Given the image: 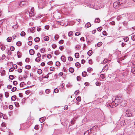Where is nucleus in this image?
<instances>
[{
	"label": "nucleus",
	"mask_w": 135,
	"mask_h": 135,
	"mask_svg": "<svg viewBox=\"0 0 135 135\" xmlns=\"http://www.w3.org/2000/svg\"><path fill=\"white\" fill-rule=\"evenodd\" d=\"M57 46V45L55 44H54L52 45V47L53 49L56 48Z\"/></svg>",
	"instance_id": "nucleus-49"
},
{
	"label": "nucleus",
	"mask_w": 135,
	"mask_h": 135,
	"mask_svg": "<svg viewBox=\"0 0 135 135\" xmlns=\"http://www.w3.org/2000/svg\"><path fill=\"white\" fill-rule=\"evenodd\" d=\"M54 91L55 93H57L59 92V90L58 89L56 88L54 89Z\"/></svg>",
	"instance_id": "nucleus-59"
},
{
	"label": "nucleus",
	"mask_w": 135,
	"mask_h": 135,
	"mask_svg": "<svg viewBox=\"0 0 135 135\" xmlns=\"http://www.w3.org/2000/svg\"><path fill=\"white\" fill-rule=\"evenodd\" d=\"M16 95L13 96L12 97H11V100L12 101H15L16 100Z\"/></svg>",
	"instance_id": "nucleus-21"
},
{
	"label": "nucleus",
	"mask_w": 135,
	"mask_h": 135,
	"mask_svg": "<svg viewBox=\"0 0 135 135\" xmlns=\"http://www.w3.org/2000/svg\"><path fill=\"white\" fill-rule=\"evenodd\" d=\"M102 44V43L100 42H99L97 44V46L98 47H99L101 46Z\"/></svg>",
	"instance_id": "nucleus-41"
},
{
	"label": "nucleus",
	"mask_w": 135,
	"mask_h": 135,
	"mask_svg": "<svg viewBox=\"0 0 135 135\" xmlns=\"http://www.w3.org/2000/svg\"><path fill=\"white\" fill-rule=\"evenodd\" d=\"M17 89V88L15 87H14L12 89V91L13 92L16 91Z\"/></svg>",
	"instance_id": "nucleus-46"
},
{
	"label": "nucleus",
	"mask_w": 135,
	"mask_h": 135,
	"mask_svg": "<svg viewBox=\"0 0 135 135\" xmlns=\"http://www.w3.org/2000/svg\"><path fill=\"white\" fill-rule=\"evenodd\" d=\"M12 27L14 29H15L18 28V26L17 24H16L15 25L13 26Z\"/></svg>",
	"instance_id": "nucleus-47"
},
{
	"label": "nucleus",
	"mask_w": 135,
	"mask_h": 135,
	"mask_svg": "<svg viewBox=\"0 0 135 135\" xmlns=\"http://www.w3.org/2000/svg\"><path fill=\"white\" fill-rule=\"evenodd\" d=\"M116 97V99H119V100H120V99H122V97L121 94H119L116 97Z\"/></svg>",
	"instance_id": "nucleus-9"
},
{
	"label": "nucleus",
	"mask_w": 135,
	"mask_h": 135,
	"mask_svg": "<svg viewBox=\"0 0 135 135\" xmlns=\"http://www.w3.org/2000/svg\"><path fill=\"white\" fill-rule=\"evenodd\" d=\"M60 53V52L58 50H56L55 51L54 54L56 55H59Z\"/></svg>",
	"instance_id": "nucleus-32"
},
{
	"label": "nucleus",
	"mask_w": 135,
	"mask_h": 135,
	"mask_svg": "<svg viewBox=\"0 0 135 135\" xmlns=\"http://www.w3.org/2000/svg\"><path fill=\"white\" fill-rule=\"evenodd\" d=\"M125 0H119L118 2H116L114 3L113 4V6L114 7H115L117 6V4L119 5H121L123 3H125Z\"/></svg>",
	"instance_id": "nucleus-3"
},
{
	"label": "nucleus",
	"mask_w": 135,
	"mask_h": 135,
	"mask_svg": "<svg viewBox=\"0 0 135 135\" xmlns=\"http://www.w3.org/2000/svg\"><path fill=\"white\" fill-rule=\"evenodd\" d=\"M29 52L30 55H32L35 54V51L33 50L30 49L29 51Z\"/></svg>",
	"instance_id": "nucleus-6"
},
{
	"label": "nucleus",
	"mask_w": 135,
	"mask_h": 135,
	"mask_svg": "<svg viewBox=\"0 0 135 135\" xmlns=\"http://www.w3.org/2000/svg\"><path fill=\"white\" fill-rule=\"evenodd\" d=\"M15 47L13 46H11L10 47V49L11 51H13L15 50Z\"/></svg>",
	"instance_id": "nucleus-55"
},
{
	"label": "nucleus",
	"mask_w": 135,
	"mask_h": 135,
	"mask_svg": "<svg viewBox=\"0 0 135 135\" xmlns=\"http://www.w3.org/2000/svg\"><path fill=\"white\" fill-rule=\"evenodd\" d=\"M87 73L86 71H83L82 72V76L84 77L87 76Z\"/></svg>",
	"instance_id": "nucleus-14"
},
{
	"label": "nucleus",
	"mask_w": 135,
	"mask_h": 135,
	"mask_svg": "<svg viewBox=\"0 0 135 135\" xmlns=\"http://www.w3.org/2000/svg\"><path fill=\"white\" fill-rule=\"evenodd\" d=\"M25 68L27 69H30L31 68V66L30 65H27L26 66Z\"/></svg>",
	"instance_id": "nucleus-33"
},
{
	"label": "nucleus",
	"mask_w": 135,
	"mask_h": 135,
	"mask_svg": "<svg viewBox=\"0 0 135 135\" xmlns=\"http://www.w3.org/2000/svg\"><path fill=\"white\" fill-rule=\"evenodd\" d=\"M9 95V93L8 92H5V95L6 98H8Z\"/></svg>",
	"instance_id": "nucleus-35"
},
{
	"label": "nucleus",
	"mask_w": 135,
	"mask_h": 135,
	"mask_svg": "<svg viewBox=\"0 0 135 135\" xmlns=\"http://www.w3.org/2000/svg\"><path fill=\"white\" fill-rule=\"evenodd\" d=\"M34 128L35 129H38L39 128L38 126L37 125H36L35 126Z\"/></svg>",
	"instance_id": "nucleus-54"
},
{
	"label": "nucleus",
	"mask_w": 135,
	"mask_h": 135,
	"mask_svg": "<svg viewBox=\"0 0 135 135\" xmlns=\"http://www.w3.org/2000/svg\"><path fill=\"white\" fill-rule=\"evenodd\" d=\"M101 82L97 81L96 82L95 84L97 86H99L101 85Z\"/></svg>",
	"instance_id": "nucleus-42"
},
{
	"label": "nucleus",
	"mask_w": 135,
	"mask_h": 135,
	"mask_svg": "<svg viewBox=\"0 0 135 135\" xmlns=\"http://www.w3.org/2000/svg\"><path fill=\"white\" fill-rule=\"evenodd\" d=\"M74 70L73 68H70L69 69V71L71 73H73L74 71Z\"/></svg>",
	"instance_id": "nucleus-22"
},
{
	"label": "nucleus",
	"mask_w": 135,
	"mask_h": 135,
	"mask_svg": "<svg viewBox=\"0 0 135 135\" xmlns=\"http://www.w3.org/2000/svg\"><path fill=\"white\" fill-rule=\"evenodd\" d=\"M125 117H133V115L132 113V112L129 110H127L125 112Z\"/></svg>",
	"instance_id": "nucleus-2"
},
{
	"label": "nucleus",
	"mask_w": 135,
	"mask_h": 135,
	"mask_svg": "<svg viewBox=\"0 0 135 135\" xmlns=\"http://www.w3.org/2000/svg\"><path fill=\"white\" fill-rule=\"evenodd\" d=\"M131 71L133 73L135 74V69H132L131 70Z\"/></svg>",
	"instance_id": "nucleus-64"
},
{
	"label": "nucleus",
	"mask_w": 135,
	"mask_h": 135,
	"mask_svg": "<svg viewBox=\"0 0 135 135\" xmlns=\"http://www.w3.org/2000/svg\"><path fill=\"white\" fill-rule=\"evenodd\" d=\"M102 29V27H100L97 28V30L98 31H101Z\"/></svg>",
	"instance_id": "nucleus-56"
},
{
	"label": "nucleus",
	"mask_w": 135,
	"mask_h": 135,
	"mask_svg": "<svg viewBox=\"0 0 135 135\" xmlns=\"http://www.w3.org/2000/svg\"><path fill=\"white\" fill-rule=\"evenodd\" d=\"M92 53H93L92 51L91 50H89L87 52V54H88V55L89 56H91V55L92 54Z\"/></svg>",
	"instance_id": "nucleus-19"
},
{
	"label": "nucleus",
	"mask_w": 135,
	"mask_h": 135,
	"mask_svg": "<svg viewBox=\"0 0 135 135\" xmlns=\"http://www.w3.org/2000/svg\"><path fill=\"white\" fill-rule=\"evenodd\" d=\"M24 84V83L23 82H22L21 83L20 85V87H22L23 86V85Z\"/></svg>",
	"instance_id": "nucleus-57"
},
{
	"label": "nucleus",
	"mask_w": 135,
	"mask_h": 135,
	"mask_svg": "<svg viewBox=\"0 0 135 135\" xmlns=\"http://www.w3.org/2000/svg\"><path fill=\"white\" fill-rule=\"evenodd\" d=\"M123 39L124 41V42H127L129 40V38L128 37H126L124 38Z\"/></svg>",
	"instance_id": "nucleus-30"
},
{
	"label": "nucleus",
	"mask_w": 135,
	"mask_h": 135,
	"mask_svg": "<svg viewBox=\"0 0 135 135\" xmlns=\"http://www.w3.org/2000/svg\"><path fill=\"white\" fill-rule=\"evenodd\" d=\"M125 122L126 125H130L131 123V120L130 119H126L124 120Z\"/></svg>",
	"instance_id": "nucleus-4"
},
{
	"label": "nucleus",
	"mask_w": 135,
	"mask_h": 135,
	"mask_svg": "<svg viewBox=\"0 0 135 135\" xmlns=\"http://www.w3.org/2000/svg\"><path fill=\"white\" fill-rule=\"evenodd\" d=\"M81 79V78L80 76H78L77 77V80L78 81H80Z\"/></svg>",
	"instance_id": "nucleus-50"
},
{
	"label": "nucleus",
	"mask_w": 135,
	"mask_h": 135,
	"mask_svg": "<svg viewBox=\"0 0 135 135\" xmlns=\"http://www.w3.org/2000/svg\"><path fill=\"white\" fill-rule=\"evenodd\" d=\"M92 68H89L87 69V71L88 72H90L92 71Z\"/></svg>",
	"instance_id": "nucleus-48"
},
{
	"label": "nucleus",
	"mask_w": 135,
	"mask_h": 135,
	"mask_svg": "<svg viewBox=\"0 0 135 135\" xmlns=\"http://www.w3.org/2000/svg\"><path fill=\"white\" fill-rule=\"evenodd\" d=\"M45 50L44 48H42L40 50V52L41 53H44L45 52Z\"/></svg>",
	"instance_id": "nucleus-37"
},
{
	"label": "nucleus",
	"mask_w": 135,
	"mask_h": 135,
	"mask_svg": "<svg viewBox=\"0 0 135 135\" xmlns=\"http://www.w3.org/2000/svg\"><path fill=\"white\" fill-rule=\"evenodd\" d=\"M73 35V33L71 31L69 32L68 35L69 36H71Z\"/></svg>",
	"instance_id": "nucleus-34"
},
{
	"label": "nucleus",
	"mask_w": 135,
	"mask_h": 135,
	"mask_svg": "<svg viewBox=\"0 0 135 135\" xmlns=\"http://www.w3.org/2000/svg\"><path fill=\"white\" fill-rule=\"evenodd\" d=\"M9 108L11 110H12V109H13V106L12 105H9Z\"/></svg>",
	"instance_id": "nucleus-63"
},
{
	"label": "nucleus",
	"mask_w": 135,
	"mask_h": 135,
	"mask_svg": "<svg viewBox=\"0 0 135 135\" xmlns=\"http://www.w3.org/2000/svg\"><path fill=\"white\" fill-rule=\"evenodd\" d=\"M12 37H8L7 39V41L8 42H10L11 41V40L12 39Z\"/></svg>",
	"instance_id": "nucleus-38"
},
{
	"label": "nucleus",
	"mask_w": 135,
	"mask_h": 135,
	"mask_svg": "<svg viewBox=\"0 0 135 135\" xmlns=\"http://www.w3.org/2000/svg\"><path fill=\"white\" fill-rule=\"evenodd\" d=\"M100 20L99 18H96L95 20V23H99L100 22Z\"/></svg>",
	"instance_id": "nucleus-25"
},
{
	"label": "nucleus",
	"mask_w": 135,
	"mask_h": 135,
	"mask_svg": "<svg viewBox=\"0 0 135 135\" xmlns=\"http://www.w3.org/2000/svg\"><path fill=\"white\" fill-rule=\"evenodd\" d=\"M127 16H128V19H131V18L132 17L133 13H129L127 14Z\"/></svg>",
	"instance_id": "nucleus-10"
},
{
	"label": "nucleus",
	"mask_w": 135,
	"mask_h": 135,
	"mask_svg": "<svg viewBox=\"0 0 135 135\" xmlns=\"http://www.w3.org/2000/svg\"><path fill=\"white\" fill-rule=\"evenodd\" d=\"M45 92L47 94H49L50 92V90L49 89H46L45 91Z\"/></svg>",
	"instance_id": "nucleus-45"
},
{
	"label": "nucleus",
	"mask_w": 135,
	"mask_h": 135,
	"mask_svg": "<svg viewBox=\"0 0 135 135\" xmlns=\"http://www.w3.org/2000/svg\"><path fill=\"white\" fill-rule=\"evenodd\" d=\"M76 100L78 102H80L81 101V99L80 96H78L76 98Z\"/></svg>",
	"instance_id": "nucleus-31"
},
{
	"label": "nucleus",
	"mask_w": 135,
	"mask_h": 135,
	"mask_svg": "<svg viewBox=\"0 0 135 135\" xmlns=\"http://www.w3.org/2000/svg\"><path fill=\"white\" fill-rule=\"evenodd\" d=\"M26 33L24 31H22L21 32L20 35L21 36H23L25 35Z\"/></svg>",
	"instance_id": "nucleus-40"
},
{
	"label": "nucleus",
	"mask_w": 135,
	"mask_h": 135,
	"mask_svg": "<svg viewBox=\"0 0 135 135\" xmlns=\"http://www.w3.org/2000/svg\"><path fill=\"white\" fill-rule=\"evenodd\" d=\"M16 44L18 46H20L22 44V42L20 41H18L16 43Z\"/></svg>",
	"instance_id": "nucleus-27"
},
{
	"label": "nucleus",
	"mask_w": 135,
	"mask_h": 135,
	"mask_svg": "<svg viewBox=\"0 0 135 135\" xmlns=\"http://www.w3.org/2000/svg\"><path fill=\"white\" fill-rule=\"evenodd\" d=\"M40 40V38L39 37H37L36 38H35L34 39V41H35L37 42H38Z\"/></svg>",
	"instance_id": "nucleus-17"
},
{
	"label": "nucleus",
	"mask_w": 135,
	"mask_h": 135,
	"mask_svg": "<svg viewBox=\"0 0 135 135\" xmlns=\"http://www.w3.org/2000/svg\"><path fill=\"white\" fill-rule=\"evenodd\" d=\"M103 35L107 36V33L106 31H103Z\"/></svg>",
	"instance_id": "nucleus-60"
},
{
	"label": "nucleus",
	"mask_w": 135,
	"mask_h": 135,
	"mask_svg": "<svg viewBox=\"0 0 135 135\" xmlns=\"http://www.w3.org/2000/svg\"><path fill=\"white\" fill-rule=\"evenodd\" d=\"M40 58L39 57H37L35 59V61L37 62H39L40 61Z\"/></svg>",
	"instance_id": "nucleus-58"
},
{
	"label": "nucleus",
	"mask_w": 135,
	"mask_h": 135,
	"mask_svg": "<svg viewBox=\"0 0 135 135\" xmlns=\"http://www.w3.org/2000/svg\"><path fill=\"white\" fill-rule=\"evenodd\" d=\"M127 103V102L126 101H122V102H120V105L122 107H123L125 106Z\"/></svg>",
	"instance_id": "nucleus-5"
},
{
	"label": "nucleus",
	"mask_w": 135,
	"mask_h": 135,
	"mask_svg": "<svg viewBox=\"0 0 135 135\" xmlns=\"http://www.w3.org/2000/svg\"><path fill=\"white\" fill-rule=\"evenodd\" d=\"M91 26V24L89 22H87L85 25V27L87 28L90 27Z\"/></svg>",
	"instance_id": "nucleus-12"
},
{
	"label": "nucleus",
	"mask_w": 135,
	"mask_h": 135,
	"mask_svg": "<svg viewBox=\"0 0 135 135\" xmlns=\"http://www.w3.org/2000/svg\"><path fill=\"white\" fill-rule=\"evenodd\" d=\"M116 97H113L112 98L113 104L114 106L115 107L119 105V103L120 102L119 99H116Z\"/></svg>",
	"instance_id": "nucleus-1"
},
{
	"label": "nucleus",
	"mask_w": 135,
	"mask_h": 135,
	"mask_svg": "<svg viewBox=\"0 0 135 135\" xmlns=\"http://www.w3.org/2000/svg\"><path fill=\"white\" fill-rule=\"evenodd\" d=\"M107 106L108 107H110L111 108L113 107V106H114L113 103L109 104H107Z\"/></svg>",
	"instance_id": "nucleus-43"
},
{
	"label": "nucleus",
	"mask_w": 135,
	"mask_h": 135,
	"mask_svg": "<svg viewBox=\"0 0 135 135\" xmlns=\"http://www.w3.org/2000/svg\"><path fill=\"white\" fill-rule=\"evenodd\" d=\"M14 76L12 75H10L9 76V78L10 79L12 80L14 79Z\"/></svg>",
	"instance_id": "nucleus-44"
},
{
	"label": "nucleus",
	"mask_w": 135,
	"mask_h": 135,
	"mask_svg": "<svg viewBox=\"0 0 135 135\" xmlns=\"http://www.w3.org/2000/svg\"><path fill=\"white\" fill-rule=\"evenodd\" d=\"M42 73V71L40 69H38L37 71V73L39 74H41Z\"/></svg>",
	"instance_id": "nucleus-28"
},
{
	"label": "nucleus",
	"mask_w": 135,
	"mask_h": 135,
	"mask_svg": "<svg viewBox=\"0 0 135 135\" xmlns=\"http://www.w3.org/2000/svg\"><path fill=\"white\" fill-rule=\"evenodd\" d=\"M49 39V37L48 36H46L44 37V40L45 41H48Z\"/></svg>",
	"instance_id": "nucleus-26"
},
{
	"label": "nucleus",
	"mask_w": 135,
	"mask_h": 135,
	"mask_svg": "<svg viewBox=\"0 0 135 135\" xmlns=\"http://www.w3.org/2000/svg\"><path fill=\"white\" fill-rule=\"evenodd\" d=\"M14 104H15L16 107H18L20 106L19 103L17 102H15Z\"/></svg>",
	"instance_id": "nucleus-39"
},
{
	"label": "nucleus",
	"mask_w": 135,
	"mask_h": 135,
	"mask_svg": "<svg viewBox=\"0 0 135 135\" xmlns=\"http://www.w3.org/2000/svg\"><path fill=\"white\" fill-rule=\"evenodd\" d=\"M55 65L57 66H59L60 65V63L59 62L57 61L56 62Z\"/></svg>",
	"instance_id": "nucleus-36"
},
{
	"label": "nucleus",
	"mask_w": 135,
	"mask_h": 135,
	"mask_svg": "<svg viewBox=\"0 0 135 135\" xmlns=\"http://www.w3.org/2000/svg\"><path fill=\"white\" fill-rule=\"evenodd\" d=\"M81 46L79 45H76L75 46V49L77 50H79L81 48Z\"/></svg>",
	"instance_id": "nucleus-18"
},
{
	"label": "nucleus",
	"mask_w": 135,
	"mask_h": 135,
	"mask_svg": "<svg viewBox=\"0 0 135 135\" xmlns=\"http://www.w3.org/2000/svg\"><path fill=\"white\" fill-rule=\"evenodd\" d=\"M13 83L15 85H16L18 84L17 82V81H13Z\"/></svg>",
	"instance_id": "nucleus-51"
},
{
	"label": "nucleus",
	"mask_w": 135,
	"mask_h": 135,
	"mask_svg": "<svg viewBox=\"0 0 135 135\" xmlns=\"http://www.w3.org/2000/svg\"><path fill=\"white\" fill-rule=\"evenodd\" d=\"M120 124L121 126H124L126 125L125 122L124 120H122L120 122Z\"/></svg>",
	"instance_id": "nucleus-24"
},
{
	"label": "nucleus",
	"mask_w": 135,
	"mask_h": 135,
	"mask_svg": "<svg viewBox=\"0 0 135 135\" xmlns=\"http://www.w3.org/2000/svg\"><path fill=\"white\" fill-rule=\"evenodd\" d=\"M61 60L64 62H65L66 60V58L65 56L62 55L61 58Z\"/></svg>",
	"instance_id": "nucleus-8"
},
{
	"label": "nucleus",
	"mask_w": 135,
	"mask_h": 135,
	"mask_svg": "<svg viewBox=\"0 0 135 135\" xmlns=\"http://www.w3.org/2000/svg\"><path fill=\"white\" fill-rule=\"evenodd\" d=\"M108 69V65L107 64L103 68L102 71H107Z\"/></svg>",
	"instance_id": "nucleus-7"
},
{
	"label": "nucleus",
	"mask_w": 135,
	"mask_h": 135,
	"mask_svg": "<svg viewBox=\"0 0 135 135\" xmlns=\"http://www.w3.org/2000/svg\"><path fill=\"white\" fill-rule=\"evenodd\" d=\"M121 45L122 47H126V46L127 45V44L126 42H122L121 44Z\"/></svg>",
	"instance_id": "nucleus-23"
},
{
	"label": "nucleus",
	"mask_w": 135,
	"mask_h": 135,
	"mask_svg": "<svg viewBox=\"0 0 135 135\" xmlns=\"http://www.w3.org/2000/svg\"><path fill=\"white\" fill-rule=\"evenodd\" d=\"M28 45L31 46L32 45V42L31 41H30L28 42Z\"/></svg>",
	"instance_id": "nucleus-61"
},
{
	"label": "nucleus",
	"mask_w": 135,
	"mask_h": 135,
	"mask_svg": "<svg viewBox=\"0 0 135 135\" xmlns=\"http://www.w3.org/2000/svg\"><path fill=\"white\" fill-rule=\"evenodd\" d=\"M79 54L78 53H76L75 54V56L76 58H78L79 57Z\"/></svg>",
	"instance_id": "nucleus-29"
},
{
	"label": "nucleus",
	"mask_w": 135,
	"mask_h": 135,
	"mask_svg": "<svg viewBox=\"0 0 135 135\" xmlns=\"http://www.w3.org/2000/svg\"><path fill=\"white\" fill-rule=\"evenodd\" d=\"M91 134V132H89V130L86 131L84 133V135H90Z\"/></svg>",
	"instance_id": "nucleus-15"
},
{
	"label": "nucleus",
	"mask_w": 135,
	"mask_h": 135,
	"mask_svg": "<svg viewBox=\"0 0 135 135\" xmlns=\"http://www.w3.org/2000/svg\"><path fill=\"white\" fill-rule=\"evenodd\" d=\"M45 117H42L40 118L39 120L41 123H42L45 121Z\"/></svg>",
	"instance_id": "nucleus-11"
},
{
	"label": "nucleus",
	"mask_w": 135,
	"mask_h": 135,
	"mask_svg": "<svg viewBox=\"0 0 135 135\" xmlns=\"http://www.w3.org/2000/svg\"><path fill=\"white\" fill-rule=\"evenodd\" d=\"M75 66L78 68H79L81 66V65L79 62H77L75 64Z\"/></svg>",
	"instance_id": "nucleus-20"
},
{
	"label": "nucleus",
	"mask_w": 135,
	"mask_h": 135,
	"mask_svg": "<svg viewBox=\"0 0 135 135\" xmlns=\"http://www.w3.org/2000/svg\"><path fill=\"white\" fill-rule=\"evenodd\" d=\"M59 36L57 35H55V36L54 38L56 40H57L59 38Z\"/></svg>",
	"instance_id": "nucleus-53"
},
{
	"label": "nucleus",
	"mask_w": 135,
	"mask_h": 135,
	"mask_svg": "<svg viewBox=\"0 0 135 135\" xmlns=\"http://www.w3.org/2000/svg\"><path fill=\"white\" fill-rule=\"evenodd\" d=\"M17 55L18 57V58H20L21 57L22 54L20 52L18 51L17 53Z\"/></svg>",
	"instance_id": "nucleus-13"
},
{
	"label": "nucleus",
	"mask_w": 135,
	"mask_h": 135,
	"mask_svg": "<svg viewBox=\"0 0 135 135\" xmlns=\"http://www.w3.org/2000/svg\"><path fill=\"white\" fill-rule=\"evenodd\" d=\"M5 71L4 70H3L2 71L1 75L2 76H3L5 75Z\"/></svg>",
	"instance_id": "nucleus-16"
},
{
	"label": "nucleus",
	"mask_w": 135,
	"mask_h": 135,
	"mask_svg": "<svg viewBox=\"0 0 135 135\" xmlns=\"http://www.w3.org/2000/svg\"><path fill=\"white\" fill-rule=\"evenodd\" d=\"M131 38L133 40L135 41V35L132 36L131 37Z\"/></svg>",
	"instance_id": "nucleus-62"
},
{
	"label": "nucleus",
	"mask_w": 135,
	"mask_h": 135,
	"mask_svg": "<svg viewBox=\"0 0 135 135\" xmlns=\"http://www.w3.org/2000/svg\"><path fill=\"white\" fill-rule=\"evenodd\" d=\"M68 60L69 61H71L73 60V58L71 56H70L68 57Z\"/></svg>",
	"instance_id": "nucleus-52"
}]
</instances>
